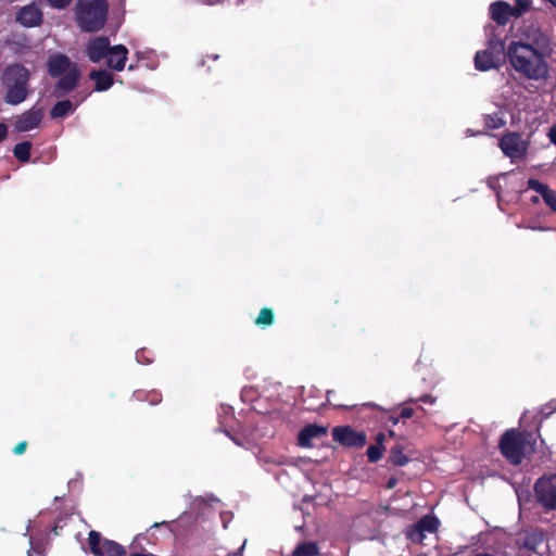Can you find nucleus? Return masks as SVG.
I'll return each instance as SVG.
<instances>
[{
    "label": "nucleus",
    "mask_w": 556,
    "mask_h": 556,
    "mask_svg": "<svg viewBox=\"0 0 556 556\" xmlns=\"http://www.w3.org/2000/svg\"><path fill=\"white\" fill-rule=\"evenodd\" d=\"M275 315L274 311L269 307H263L258 314V316L255 318V325L260 327H268L274 324Z\"/></svg>",
    "instance_id": "393cba45"
},
{
    "label": "nucleus",
    "mask_w": 556,
    "mask_h": 556,
    "mask_svg": "<svg viewBox=\"0 0 556 556\" xmlns=\"http://www.w3.org/2000/svg\"><path fill=\"white\" fill-rule=\"evenodd\" d=\"M73 65L67 55L56 53L48 60V73L53 78L61 77L66 74Z\"/></svg>",
    "instance_id": "4468645a"
},
{
    "label": "nucleus",
    "mask_w": 556,
    "mask_h": 556,
    "mask_svg": "<svg viewBox=\"0 0 556 556\" xmlns=\"http://www.w3.org/2000/svg\"><path fill=\"white\" fill-rule=\"evenodd\" d=\"M130 556H153V555L147 554V553H132V554H130Z\"/></svg>",
    "instance_id": "49530a36"
},
{
    "label": "nucleus",
    "mask_w": 556,
    "mask_h": 556,
    "mask_svg": "<svg viewBox=\"0 0 556 556\" xmlns=\"http://www.w3.org/2000/svg\"><path fill=\"white\" fill-rule=\"evenodd\" d=\"M498 147L502 152L511 160H522L526 157L529 142L522 138L519 132L510 131L500 139Z\"/></svg>",
    "instance_id": "6e6552de"
},
{
    "label": "nucleus",
    "mask_w": 556,
    "mask_h": 556,
    "mask_svg": "<svg viewBox=\"0 0 556 556\" xmlns=\"http://www.w3.org/2000/svg\"><path fill=\"white\" fill-rule=\"evenodd\" d=\"M8 136V127L5 124L0 123V142H2Z\"/></svg>",
    "instance_id": "ea45409f"
},
{
    "label": "nucleus",
    "mask_w": 556,
    "mask_h": 556,
    "mask_svg": "<svg viewBox=\"0 0 556 556\" xmlns=\"http://www.w3.org/2000/svg\"><path fill=\"white\" fill-rule=\"evenodd\" d=\"M220 424H222L223 427H229L230 426L228 420H222Z\"/></svg>",
    "instance_id": "8fccbe9b"
},
{
    "label": "nucleus",
    "mask_w": 556,
    "mask_h": 556,
    "mask_svg": "<svg viewBox=\"0 0 556 556\" xmlns=\"http://www.w3.org/2000/svg\"><path fill=\"white\" fill-rule=\"evenodd\" d=\"M89 78L94 81V90L99 92L109 90L114 84L113 75L105 70L91 71Z\"/></svg>",
    "instance_id": "f3484780"
},
{
    "label": "nucleus",
    "mask_w": 556,
    "mask_h": 556,
    "mask_svg": "<svg viewBox=\"0 0 556 556\" xmlns=\"http://www.w3.org/2000/svg\"><path fill=\"white\" fill-rule=\"evenodd\" d=\"M389 435H390V437H393V435H394V431L390 430V431H389Z\"/></svg>",
    "instance_id": "603ef678"
},
{
    "label": "nucleus",
    "mask_w": 556,
    "mask_h": 556,
    "mask_svg": "<svg viewBox=\"0 0 556 556\" xmlns=\"http://www.w3.org/2000/svg\"><path fill=\"white\" fill-rule=\"evenodd\" d=\"M375 439H376V444L375 445L384 446L383 442H384L386 435H384L383 432L377 433Z\"/></svg>",
    "instance_id": "79ce46f5"
},
{
    "label": "nucleus",
    "mask_w": 556,
    "mask_h": 556,
    "mask_svg": "<svg viewBox=\"0 0 556 556\" xmlns=\"http://www.w3.org/2000/svg\"><path fill=\"white\" fill-rule=\"evenodd\" d=\"M525 545L530 548V549H534L535 548V545H534V540L532 541L531 538H528Z\"/></svg>",
    "instance_id": "37998d69"
},
{
    "label": "nucleus",
    "mask_w": 556,
    "mask_h": 556,
    "mask_svg": "<svg viewBox=\"0 0 556 556\" xmlns=\"http://www.w3.org/2000/svg\"><path fill=\"white\" fill-rule=\"evenodd\" d=\"M240 399L243 400V389L240 391Z\"/></svg>",
    "instance_id": "864d4df0"
},
{
    "label": "nucleus",
    "mask_w": 556,
    "mask_h": 556,
    "mask_svg": "<svg viewBox=\"0 0 556 556\" xmlns=\"http://www.w3.org/2000/svg\"><path fill=\"white\" fill-rule=\"evenodd\" d=\"M231 439L235 441V443L239 446L243 444L241 437H231Z\"/></svg>",
    "instance_id": "c03bdc74"
},
{
    "label": "nucleus",
    "mask_w": 556,
    "mask_h": 556,
    "mask_svg": "<svg viewBox=\"0 0 556 556\" xmlns=\"http://www.w3.org/2000/svg\"><path fill=\"white\" fill-rule=\"evenodd\" d=\"M531 228H532V229H535L534 227H531ZM539 229H540V230H545L546 228H544V227H540Z\"/></svg>",
    "instance_id": "4d7b16f0"
},
{
    "label": "nucleus",
    "mask_w": 556,
    "mask_h": 556,
    "mask_svg": "<svg viewBox=\"0 0 556 556\" xmlns=\"http://www.w3.org/2000/svg\"><path fill=\"white\" fill-rule=\"evenodd\" d=\"M333 441L346 448H361L367 443L364 431H357L351 426H336L331 431Z\"/></svg>",
    "instance_id": "1a4fd4ad"
},
{
    "label": "nucleus",
    "mask_w": 556,
    "mask_h": 556,
    "mask_svg": "<svg viewBox=\"0 0 556 556\" xmlns=\"http://www.w3.org/2000/svg\"><path fill=\"white\" fill-rule=\"evenodd\" d=\"M49 5L56 10H63L66 9L73 0H47Z\"/></svg>",
    "instance_id": "7c9ffc66"
},
{
    "label": "nucleus",
    "mask_w": 556,
    "mask_h": 556,
    "mask_svg": "<svg viewBox=\"0 0 556 556\" xmlns=\"http://www.w3.org/2000/svg\"><path fill=\"white\" fill-rule=\"evenodd\" d=\"M530 0H515V5L505 1H495L490 4V17L501 26L506 25L511 17H520L530 9Z\"/></svg>",
    "instance_id": "423d86ee"
},
{
    "label": "nucleus",
    "mask_w": 556,
    "mask_h": 556,
    "mask_svg": "<svg viewBox=\"0 0 556 556\" xmlns=\"http://www.w3.org/2000/svg\"><path fill=\"white\" fill-rule=\"evenodd\" d=\"M102 556H127L125 547L112 540L104 539L102 542Z\"/></svg>",
    "instance_id": "6ab92c4d"
},
{
    "label": "nucleus",
    "mask_w": 556,
    "mask_h": 556,
    "mask_svg": "<svg viewBox=\"0 0 556 556\" xmlns=\"http://www.w3.org/2000/svg\"><path fill=\"white\" fill-rule=\"evenodd\" d=\"M106 0H78L76 20L83 30H100L106 22Z\"/></svg>",
    "instance_id": "39448f33"
},
{
    "label": "nucleus",
    "mask_w": 556,
    "mask_h": 556,
    "mask_svg": "<svg viewBox=\"0 0 556 556\" xmlns=\"http://www.w3.org/2000/svg\"><path fill=\"white\" fill-rule=\"evenodd\" d=\"M531 202H532V203H534V204H538V203L540 202V198H539V195H533V197L531 198Z\"/></svg>",
    "instance_id": "de8ad7c7"
},
{
    "label": "nucleus",
    "mask_w": 556,
    "mask_h": 556,
    "mask_svg": "<svg viewBox=\"0 0 556 556\" xmlns=\"http://www.w3.org/2000/svg\"><path fill=\"white\" fill-rule=\"evenodd\" d=\"M545 204L553 211L556 212V193L549 189L542 195Z\"/></svg>",
    "instance_id": "c85d7f7f"
},
{
    "label": "nucleus",
    "mask_w": 556,
    "mask_h": 556,
    "mask_svg": "<svg viewBox=\"0 0 556 556\" xmlns=\"http://www.w3.org/2000/svg\"><path fill=\"white\" fill-rule=\"evenodd\" d=\"M488 185H489V187L491 189H493L496 192V194L498 197L500 195V189H501L500 184L496 180L490 179L488 181Z\"/></svg>",
    "instance_id": "58836bf2"
},
{
    "label": "nucleus",
    "mask_w": 556,
    "mask_h": 556,
    "mask_svg": "<svg viewBox=\"0 0 556 556\" xmlns=\"http://www.w3.org/2000/svg\"><path fill=\"white\" fill-rule=\"evenodd\" d=\"M528 188L536 191L541 195H543V193H545L546 191L549 190V187L547 185H545V184H543L540 180L534 179V178H530L528 180Z\"/></svg>",
    "instance_id": "cd10ccee"
},
{
    "label": "nucleus",
    "mask_w": 556,
    "mask_h": 556,
    "mask_svg": "<svg viewBox=\"0 0 556 556\" xmlns=\"http://www.w3.org/2000/svg\"><path fill=\"white\" fill-rule=\"evenodd\" d=\"M243 552V545L239 547V553L241 554Z\"/></svg>",
    "instance_id": "6e6d98bb"
},
{
    "label": "nucleus",
    "mask_w": 556,
    "mask_h": 556,
    "mask_svg": "<svg viewBox=\"0 0 556 556\" xmlns=\"http://www.w3.org/2000/svg\"><path fill=\"white\" fill-rule=\"evenodd\" d=\"M390 420L392 421L393 425H395L399 421V417H390Z\"/></svg>",
    "instance_id": "09e8293b"
},
{
    "label": "nucleus",
    "mask_w": 556,
    "mask_h": 556,
    "mask_svg": "<svg viewBox=\"0 0 556 556\" xmlns=\"http://www.w3.org/2000/svg\"><path fill=\"white\" fill-rule=\"evenodd\" d=\"M80 77V70L78 68L77 64H74L70 71L62 75V77L56 81L52 94L55 98H62L66 96L77 87Z\"/></svg>",
    "instance_id": "9d476101"
},
{
    "label": "nucleus",
    "mask_w": 556,
    "mask_h": 556,
    "mask_svg": "<svg viewBox=\"0 0 556 556\" xmlns=\"http://www.w3.org/2000/svg\"><path fill=\"white\" fill-rule=\"evenodd\" d=\"M41 119V109L31 108L16 118L14 127L20 132L29 131L36 128L40 124Z\"/></svg>",
    "instance_id": "9b49d317"
},
{
    "label": "nucleus",
    "mask_w": 556,
    "mask_h": 556,
    "mask_svg": "<svg viewBox=\"0 0 556 556\" xmlns=\"http://www.w3.org/2000/svg\"><path fill=\"white\" fill-rule=\"evenodd\" d=\"M414 409L412 407H404L401 409L400 417L404 419H408L413 417Z\"/></svg>",
    "instance_id": "f704fd0d"
},
{
    "label": "nucleus",
    "mask_w": 556,
    "mask_h": 556,
    "mask_svg": "<svg viewBox=\"0 0 556 556\" xmlns=\"http://www.w3.org/2000/svg\"><path fill=\"white\" fill-rule=\"evenodd\" d=\"M397 483H399V480L396 477H390L386 483V489H388V490L394 489Z\"/></svg>",
    "instance_id": "4c0bfd02"
},
{
    "label": "nucleus",
    "mask_w": 556,
    "mask_h": 556,
    "mask_svg": "<svg viewBox=\"0 0 556 556\" xmlns=\"http://www.w3.org/2000/svg\"><path fill=\"white\" fill-rule=\"evenodd\" d=\"M27 445H28L27 441H21V442H18V443L15 445V447L13 448V453H14L15 455H22V454H24V453H25V451H26V448H27Z\"/></svg>",
    "instance_id": "72a5a7b5"
},
{
    "label": "nucleus",
    "mask_w": 556,
    "mask_h": 556,
    "mask_svg": "<svg viewBox=\"0 0 556 556\" xmlns=\"http://www.w3.org/2000/svg\"><path fill=\"white\" fill-rule=\"evenodd\" d=\"M327 434V428L318 425H307L300 430L298 443L301 447H311L313 439L321 438Z\"/></svg>",
    "instance_id": "2eb2a0df"
},
{
    "label": "nucleus",
    "mask_w": 556,
    "mask_h": 556,
    "mask_svg": "<svg viewBox=\"0 0 556 556\" xmlns=\"http://www.w3.org/2000/svg\"><path fill=\"white\" fill-rule=\"evenodd\" d=\"M504 49H505L504 41L501 38H498L492 34L488 39V47H486L485 51H491V52H493V54L495 56L501 59L504 54Z\"/></svg>",
    "instance_id": "b1692460"
},
{
    "label": "nucleus",
    "mask_w": 556,
    "mask_h": 556,
    "mask_svg": "<svg viewBox=\"0 0 556 556\" xmlns=\"http://www.w3.org/2000/svg\"><path fill=\"white\" fill-rule=\"evenodd\" d=\"M501 59L491 51H477L475 55V67L480 72H486L500 66Z\"/></svg>",
    "instance_id": "dca6fc26"
},
{
    "label": "nucleus",
    "mask_w": 556,
    "mask_h": 556,
    "mask_svg": "<svg viewBox=\"0 0 556 556\" xmlns=\"http://www.w3.org/2000/svg\"><path fill=\"white\" fill-rule=\"evenodd\" d=\"M553 5L556 7V0H548Z\"/></svg>",
    "instance_id": "3c124183"
},
{
    "label": "nucleus",
    "mask_w": 556,
    "mask_h": 556,
    "mask_svg": "<svg viewBox=\"0 0 556 556\" xmlns=\"http://www.w3.org/2000/svg\"><path fill=\"white\" fill-rule=\"evenodd\" d=\"M473 556H495V555H493L491 553H486V552H479V553L475 554Z\"/></svg>",
    "instance_id": "a18cd8bd"
},
{
    "label": "nucleus",
    "mask_w": 556,
    "mask_h": 556,
    "mask_svg": "<svg viewBox=\"0 0 556 556\" xmlns=\"http://www.w3.org/2000/svg\"><path fill=\"white\" fill-rule=\"evenodd\" d=\"M418 401L424 402V403H426V404H430V405H432V404H434V402H435V397H434V396H432V395H430V394H425V395L420 396V397L418 399Z\"/></svg>",
    "instance_id": "c9c22d12"
},
{
    "label": "nucleus",
    "mask_w": 556,
    "mask_h": 556,
    "mask_svg": "<svg viewBox=\"0 0 556 556\" xmlns=\"http://www.w3.org/2000/svg\"><path fill=\"white\" fill-rule=\"evenodd\" d=\"M439 520L437 517L431 515H426L421 517L418 522L412 528L407 535L413 541H421L424 539V532L433 533L438 530Z\"/></svg>",
    "instance_id": "f8f14e48"
},
{
    "label": "nucleus",
    "mask_w": 556,
    "mask_h": 556,
    "mask_svg": "<svg viewBox=\"0 0 556 556\" xmlns=\"http://www.w3.org/2000/svg\"><path fill=\"white\" fill-rule=\"evenodd\" d=\"M507 55L511 66L529 79L539 80L548 73L544 54L529 43L511 41Z\"/></svg>",
    "instance_id": "f257e3e1"
},
{
    "label": "nucleus",
    "mask_w": 556,
    "mask_h": 556,
    "mask_svg": "<svg viewBox=\"0 0 556 556\" xmlns=\"http://www.w3.org/2000/svg\"><path fill=\"white\" fill-rule=\"evenodd\" d=\"M118 59V55H114V62H116Z\"/></svg>",
    "instance_id": "13d9d810"
},
{
    "label": "nucleus",
    "mask_w": 556,
    "mask_h": 556,
    "mask_svg": "<svg viewBox=\"0 0 556 556\" xmlns=\"http://www.w3.org/2000/svg\"><path fill=\"white\" fill-rule=\"evenodd\" d=\"M260 393H258V390L257 388H255L254 386H251V387H248L245 386V402L250 401H254L256 397H258Z\"/></svg>",
    "instance_id": "2f4dec72"
},
{
    "label": "nucleus",
    "mask_w": 556,
    "mask_h": 556,
    "mask_svg": "<svg viewBox=\"0 0 556 556\" xmlns=\"http://www.w3.org/2000/svg\"><path fill=\"white\" fill-rule=\"evenodd\" d=\"M146 402L150 405H157L162 402V394L156 390L147 391Z\"/></svg>",
    "instance_id": "c756f323"
},
{
    "label": "nucleus",
    "mask_w": 556,
    "mask_h": 556,
    "mask_svg": "<svg viewBox=\"0 0 556 556\" xmlns=\"http://www.w3.org/2000/svg\"><path fill=\"white\" fill-rule=\"evenodd\" d=\"M536 438L527 430L508 429L500 438L498 448L504 458L518 466L535 452Z\"/></svg>",
    "instance_id": "f03ea898"
},
{
    "label": "nucleus",
    "mask_w": 556,
    "mask_h": 556,
    "mask_svg": "<svg viewBox=\"0 0 556 556\" xmlns=\"http://www.w3.org/2000/svg\"><path fill=\"white\" fill-rule=\"evenodd\" d=\"M383 451H384V446H378L375 444L369 445L366 451L368 462L372 463V464L379 462L383 456Z\"/></svg>",
    "instance_id": "bb28decb"
},
{
    "label": "nucleus",
    "mask_w": 556,
    "mask_h": 556,
    "mask_svg": "<svg viewBox=\"0 0 556 556\" xmlns=\"http://www.w3.org/2000/svg\"><path fill=\"white\" fill-rule=\"evenodd\" d=\"M86 54L92 63H98L109 55L106 65L114 71L121 72L125 68L128 50L124 45L111 47L109 38L100 36L89 41Z\"/></svg>",
    "instance_id": "20e7f679"
},
{
    "label": "nucleus",
    "mask_w": 556,
    "mask_h": 556,
    "mask_svg": "<svg viewBox=\"0 0 556 556\" xmlns=\"http://www.w3.org/2000/svg\"><path fill=\"white\" fill-rule=\"evenodd\" d=\"M31 142L23 141L15 144L13 149L14 156L22 163H26L30 160Z\"/></svg>",
    "instance_id": "412c9836"
},
{
    "label": "nucleus",
    "mask_w": 556,
    "mask_h": 556,
    "mask_svg": "<svg viewBox=\"0 0 556 556\" xmlns=\"http://www.w3.org/2000/svg\"><path fill=\"white\" fill-rule=\"evenodd\" d=\"M549 141L556 146V125L552 126L547 134Z\"/></svg>",
    "instance_id": "e433bc0d"
},
{
    "label": "nucleus",
    "mask_w": 556,
    "mask_h": 556,
    "mask_svg": "<svg viewBox=\"0 0 556 556\" xmlns=\"http://www.w3.org/2000/svg\"><path fill=\"white\" fill-rule=\"evenodd\" d=\"M506 122L500 113L488 114L484 116V125L486 129L502 128Z\"/></svg>",
    "instance_id": "a878e982"
},
{
    "label": "nucleus",
    "mask_w": 556,
    "mask_h": 556,
    "mask_svg": "<svg viewBox=\"0 0 556 556\" xmlns=\"http://www.w3.org/2000/svg\"><path fill=\"white\" fill-rule=\"evenodd\" d=\"M318 546L315 542H302L292 552V556H317Z\"/></svg>",
    "instance_id": "4be33fe9"
},
{
    "label": "nucleus",
    "mask_w": 556,
    "mask_h": 556,
    "mask_svg": "<svg viewBox=\"0 0 556 556\" xmlns=\"http://www.w3.org/2000/svg\"><path fill=\"white\" fill-rule=\"evenodd\" d=\"M53 531H54L55 535H58V527H54Z\"/></svg>",
    "instance_id": "5fc2aeb1"
},
{
    "label": "nucleus",
    "mask_w": 556,
    "mask_h": 556,
    "mask_svg": "<svg viewBox=\"0 0 556 556\" xmlns=\"http://www.w3.org/2000/svg\"><path fill=\"white\" fill-rule=\"evenodd\" d=\"M538 503L545 510H556V475L543 476L534 484Z\"/></svg>",
    "instance_id": "0eeeda50"
},
{
    "label": "nucleus",
    "mask_w": 556,
    "mask_h": 556,
    "mask_svg": "<svg viewBox=\"0 0 556 556\" xmlns=\"http://www.w3.org/2000/svg\"><path fill=\"white\" fill-rule=\"evenodd\" d=\"M388 463L396 467H403L409 463L408 456L404 454V447L402 444H395L391 447Z\"/></svg>",
    "instance_id": "a211bd4d"
},
{
    "label": "nucleus",
    "mask_w": 556,
    "mask_h": 556,
    "mask_svg": "<svg viewBox=\"0 0 556 556\" xmlns=\"http://www.w3.org/2000/svg\"><path fill=\"white\" fill-rule=\"evenodd\" d=\"M146 394H147V391H142V390H137L134 392V397L137 400V401H143L146 402Z\"/></svg>",
    "instance_id": "a19ab883"
},
{
    "label": "nucleus",
    "mask_w": 556,
    "mask_h": 556,
    "mask_svg": "<svg viewBox=\"0 0 556 556\" xmlns=\"http://www.w3.org/2000/svg\"><path fill=\"white\" fill-rule=\"evenodd\" d=\"M103 540L104 539H102V536L99 532H97L94 530L89 532L88 544H89L90 552L94 556H102L101 548H102Z\"/></svg>",
    "instance_id": "5701e85b"
},
{
    "label": "nucleus",
    "mask_w": 556,
    "mask_h": 556,
    "mask_svg": "<svg viewBox=\"0 0 556 556\" xmlns=\"http://www.w3.org/2000/svg\"><path fill=\"white\" fill-rule=\"evenodd\" d=\"M219 416L220 417L224 416L226 419L227 418H232L233 417L232 407L228 406V405H220Z\"/></svg>",
    "instance_id": "473e14b6"
},
{
    "label": "nucleus",
    "mask_w": 556,
    "mask_h": 556,
    "mask_svg": "<svg viewBox=\"0 0 556 556\" xmlns=\"http://www.w3.org/2000/svg\"><path fill=\"white\" fill-rule=\"evenodd\" d=\"M75 111V106L70 100H62L56 102L51 111V118H63Z\"/></svg>",
    "instance_id": "aec40b11"
},
{
    "label": "nucleus",
    "mask_w": 556,
    "mask_h": 556,
    "mask_svg": "<svg viewBox=\"0 0 556 556\" xmlns=\"http://www.w3.org/2000/svg\"><path fill=\"white\" fill-rule=\"evenodd\" d=\"M30 73L23 64L13 63L4 67L1 74V84L5 89L4 102L17 105L24 102L30 93Z\"/></svg>",
    "instance_id": "7ed1b4c3"
},
{
    "label": "nucleus",
    "mask_w": 556,
    "mask_h": 556,
    "mask_svg": "<svg viewBox=\"0 0 556 556\" xmlns=\"http://www.w3.org/2000/svg\"><path fill=\"white\" fill-rule=\"evenodd\" d=\"M42 17V12L35 4H28L18 10L16 22L25 27H35L41 24Z\"/></svg>",
    "instance_id": "ddd939ff"
}]
</instances>
